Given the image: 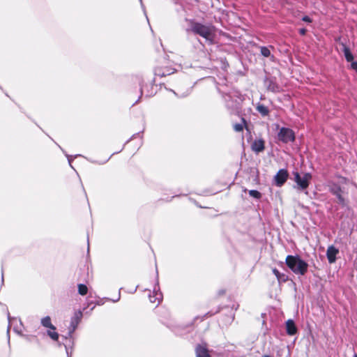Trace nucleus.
<instances>
[{
	"label": "nucleus",
	"mask_w": 357,
	"mask_h": 357,
	"mask_svg": "<svg viewBox=\"0 0 357 357\" xmlns=\"http://www.w3.org/2000/svg\"><path fill=\"white\" fill-rule=\"evenodd\" d=\"M285 261L295 274L303 275L307 271L308 264L298 256L288 255Z\"/></svg>",
	"instance_id": "obj_1"
},
{
	"label": "nucleus",
	"mask_w": 357,
	"mask_h": 357,
	"mask_svg": "<svg viewBox=\"0 0 357 357\" xmlns=\"http://www.w3.org/2000/svg\"><path fill=\"white\" fill-rule=\"evenodd\" d=\"M192 31L208 40H211L214 31L213 26H205L201 24H194L192 27Z\"/></svg>",
	"instance_id": "obj_2"
},
{
	"label": "nucleus",
	"mask_w": 357,
	"mask_h": 357,
	"mask_svg": "<svg viewBox=\"0 0 357 357\" xmlns=\"http://www.w3.org/2000/svg\"><path fill=\"white\" fill-rule=\"evenodd\" d=\"M294 181L298 185V188L301 190H305L309 186L310 181L312 178V175L310 173H305L301 175L298 172H294Z\"/></svg>",
	"instance_id": "obj_3"
},
{
	"label": "nucleus",
	"mask_w": 357,
	"mask_h": 357,
	"mask_svg": "<svg viewBox=\"0 0 357 357\" xmlns=\"http://www.w3.org/2000/svg\"><path fill=\"white\" fill-rule=\"evenodd\" d=\"M278 139L284 143L292 142L294 140V134L291 129L282 128L278 132Z\"/></svg>",
	"instance_id": "obj_4"
},
{
	"label": "nucleus",
	"mask_w": 357,
	"mask_h": 357,
	"mask_svg": "<svg viewBox=\"0 0 357 357\" xmlns=\"http://www.w3.org/2000/svg\"><path fill=\"white\" fill-rule=\"evenodd\" d=\"M288 177V173L287 171L282 169L278 171L277 174L275 176L274 179L275 181V183L278 186L282 185L284 182L287 181Z\"/></svg>",
	"instance_id": "obj_5"
},
{
	"label": "nucleus",
	"mask_w": 357,
	"mask_h": 357,
	"mask_svg": "<svg viewBox=\"0 0 357 357\" xmlns=\"http://www.w3.org/2000/svg\"><path fill=\"white\" fill-rule=\"evenodd\" d=\"M339 253V250L333 245L328 246L326 251V256L330 264L336 261V256Z\"/></svg>",
	"instance_id": "obj_6"
},
{
	"label": "nucleus",
	"mask_w": 357,
	"mask_h": 357,
	"mask_svg": "<svg viewBox=\"0 0 357 357\" xmlns=\"http://www.w3.org/2000/svg\"><path fill=\"white\" fill-rule=\"evenodd\" d=\"M252 150L255 153H259L264 150V141L261 139H255L252 144Z\"/></svg>",
	"instance_id": "obj_7"
},
{
	"label": "nucleus",
	"mask_w": 357,
	"mask_h": 357,
	"mask_svg": "<svg viewBox=\"0 0 357 357\" xmlns=\"http://www.w3.org/2000/svg\"><path fill=\"white\" fill-rule=\"evenodd\" d=\"M330 190L333 194H334L335 195L337 196V197L339 200V202L344 204V198L340 195V191H341L340 188L335 184H332L330 185Z\"/></svg>",
	"instance_id": "obj_8"
},
{
	"label": "nucleus",
	"mask_w": 357,
	"mask_h": 357,
	"mask_svg": "<svg viewBox=\"0 0 357 357\" xmlns=\"http://www.w3.org/2000/svg\"><path fill=\"white\" fill-rule=\"evenodd\" d=\"M197 357H210L205 344L198 345L196 348Z\"/></svg>",
	"instance_id": "obj_9"
},
{
	"label": "nucleus",
	"mask_w": 357,
	"mask_h": 357,
	"mask_svg": "<svg viewBox=\"0 0 357 357\" xmlns=\"http://www.w3.org/2000/svg\"><path fill=\"white\" fill-rule=\"evenodd\" d=\"M287 333L289 335H294L297 332L296 326L293 320L289 319L286 322Z\"/></svg>",
	"instance_id": "obj_10"
},
{
	"label": "nucleus",
	"mask_w": 357,
	"mask_h": 357,
	"mask_svg": "<svg viewBox=\"0 0 357 357\" xmlns=\"http://www.w3.org/2000/svg\"><path fill=\"white\" fill-rule=\"evenodd\" d=\"M82 317V313L81 311L76 312L72 318L71 320V326L73 328V330L75 329L77 326L78 325L79 322L80 321Z\"/></svg>",
	"instance_id": "obj_11"
},
{
	"label": "nucleus",
	"mask_w": 357,
	"mask_h": 357,
	"mask_svg": "<svg viewBox=\"0 0 357 357\" xmlns=\"http://www.w3.org/2000/svg\"><path fill=\"white\" fill-rule=\"evenodd\" d=\"M40 323L43 326L47 329H56V327L52 324L51 318L49 316L43 317Z\"/></svg>",
	"instance_id": "obj_12"
},
{
	"label": "nucleus",
	"mask_w": 357,
	"mask_h": 357,
	"mask_svg": "<svg viewBox=\"0 0 357 357\" xmlns=\"http://www.w3.org/2000/svg\"><path fill=\"white\" fill-rule=\"evenodd\" d=\"M153 296H149L150 301L153 303H160V301L162 300V294L158 291L154 290Z\"/></svg>",
	"instance_id": "obj_13"
},
{
	"label": "nucleus",
	"mask_w": 357,
	"mask_h": 357,
	"mask_svg": "<svg viewBox=\"0 0 357 357\" xmlns=\"http://www.w3.org/2000/svg\"><path fill=\"white\" fill-rule=\"evenodd\" d=\"M343 46V52L344 55L345 56L346 60L348 62H351L354 61V56L351 52H350L349 49L344 45H342Z\"/></svg>",
	"instance_id": "obj_14"
},
{
	"label": "nucleus",
	"mask_w": 357,
	"mask_h": 357,
	"mask_svg": "<svg viewBox=\"0 0 357 357\" xmlns=\"http://www.w3.org/2000/svg\"><path fill=\"white\" fill-rule=\"evenodd\" d=\"M273 273L277 278L279 282H285L287 280V276L284 274L280 273L276 268L273 269Z\"/></svg>",
	"instance_id": "obj_15"
},
{
	"label": "nucleus",
	"mask_w": 357,
	"mask_h": 357,
	"mask_svg": "<svg viewBox=\"0 0 357 357\" xmlns=\"http://www.w3.org/2000/svg\"><path fill=\"white\" fill-rule=\"evenodd\" d=\"M47 333L52 340L55 341L58 340L59 335L58 333L56 332V329H47Z\"/></svg>",
	"instance_id": "obj_16"
},
{
	"label": "nucleus",
	"mask_w": 357,
	"mask_h": 357,
	"mask_svg": "<svg viewBox=\"0 0 357 357\" xmlns=\"http://www.w3.org/2000/svg\"><path fill=\"white\" fill-rule=\"evenodd\" d=\"M88 288L85 284H78V292L80 295L84 296L87 294Z\"/></svg>",
	"instance_id": "obj_17"
},
{
	"label": "nucleus",
	"mask_w": 357,
	"mask_h": 357,
	"mask_svg": "<svg viewBox=\"0 0 357 357\" xmlns=\"http://www.w3.org/2000/svg\"><path fill=\"white\" fill-rule=\"evenodd\" d=\"M261 54L264 57H270L271 56V51L268 47H261Z\"/></svg>",
	"instance_id": "obj_18"
},
{
	"label": "nucleus",
	"mask_w": 357,
	"mask_h": 357,
	"mask_svg": "<svg viewBox=\"0 0 357 357\" xmlns=\"http://www.w3.org/2000/svg\"><path fill=\"white\" fill-rule=\"evenodd\" d=\"M249 195L251 197H252L254 198H256V199H259L261 197V193L259 191L255 190H249Z\"/></svg>",
	"instance_id": "obj_19"
},
{
	"label": "nucleus",
	"mask_w": 357,
	"mask_h": 357,
	"mask_svg": "<svg viewBox=\"0 0 357 357\" xmlns=\"http://www.w3.org/2000/svg\"><path fill=\"white\" fill-rule=\"evenodd\" d=\"M257 110L259 112H260L263 115H266L268 112V109L264 105H259L257 107Z\"/></svg>",
	"instance_id": "obj_20"
},
{
	"label": "nucleus",
	"mask_w": 357,
	"mask_h": 357,
	"mask_svg": "<svg viewBox=\"0 0 357 357\" xmlns=\"http://www.w3.org/2000/svg\"><path fill=\"white\" fill-rule=\"evenodd\" d=\"M234 129L236 132H241L243 129V124L242 123H236L234 126Z\"/></svg>",
	"instance_id": "obj_21"
},
{
	"label": "nucleus",
	"mask_w": 357,
	"mask_h": 357,
	"mask_svg": "<svg viewBox=\"0 0 357 357\" xmlns=\"http://www.w3.org/2000/svg\"><path fill=\"white\" fill-rule=\"evenodd\" d=\"M351 68L355 70L356 72H357V61H352L351 62Z\"/></svg>",
	"instance_id": "obj_22"
},
{
	"label": "nucleus",
	"mask_w": 357,
	"mask_h": 357,
	"mask_svg": "<svg viewBox=\"0 0 357 357\" xmlns=\"http://www.w3.org/2000/svg\"><path fill=\"white\" fill-rule=\"evenodd\" d=\"M303 21L306 22H311V19L308 16H305L303 17Z\"/></svg>",
	"instance_id": "obj_23"
},
{
	"label": "nucleus",
	"mask_w": 357,
	"mask_h": 357,
	"mask_svg": "<svg viewBox=\"0 0 357 357\" xmlns=\"http://www.w3.org/2000/svg\"><path fill=\"white\" fill-rule=\"evenodd\" d=\"M305 32H306V30L305 29H302L300 30V33L302 35H304L305 33Z\"/></svg>",
	"instance_id": "obj_24"
},
{
	"label": "nucleus",
	"mask_w": 357,
	"mask_h": 357,
	"mask_svg": "<svg viewBox=\"0 0 357 357\" xmlns=\"http://www.w3.org/2000/svg\"><path fill=\"white\" fill-rule=\"evenodd\" d=\"M276 128H278L279 126L278 124L275 125Z\"/></svg>",
	"instance_id": "obj_25"
},
{
	"label": "nucleus",
	"mask_w": 357,
	"mask_h": 357,
	"mask_svg": "<svg viewBox=\"0 0 357 357\" xmlns=\"http://www.w3.org/2000/svg\"><path fill=\"white\" fill-rule=\"evenodd\" d=\"M354 357H357V354H355V355H354Z\"/></svg>",
	"instance_id": "obj_26"
}]
</instances>
